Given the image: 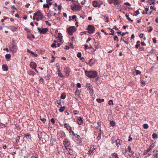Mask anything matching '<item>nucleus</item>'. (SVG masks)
<instances>
[{
	"label": "nucleus",
	"instance_id": "1",
	"mask_svg": "<svg viewBox=\"0 0 158 158\" xmlns=\"http://www.w3.org/2000/svg\"><path fill=\"white\" fill-rule=\"evenodd\" d=\"M85 73L86 75L89 77H94L97 75V73L95 71L89 70L87 71L85 70Z\"/></svg>",
	"mask_w": 158,
	"mask_h": 158
},
{
	"label": "nucleus",
	"instance_id": "2",
	"mask_svg": "<svg viewBox=\"0 0 158 158\" xmlns=\"http://www.w3.org/2000/svg\"><path fill=\"white\" fill-rule=\"evenodd\" d=\"M67 31L69 34L70 35H72L73 33L75 32L77 30V29L74 26H70L67 28Z\"/></svg>",
	"mask_w": 158,
	"mask_h": 158
},
{
	"label": "nucleus",
	"instance_id": "3",
	"mask_svg": "<svg viewBox=\"0 0 158 158\" xmlns=\"http://www.w3.org/2000/svg\"><path fill=\"white\" fill-rule=\"evenodd\" d=\"M103 4V2L101 1H94L92 2V4L94 7H98L100 8V6Z\"/></svg>",
	"mask_w": 158,
	"mask_h": 158
},
{
	"label": "nucleus",
	"instance_id": "4",
	"mask_svg": "<svg viewBox=\"0 0 158 158\" xmlns=\"http://www.w3.org/2000/svg\"><path fill=\"white\" fill-rule=\"evenodd\" d=\"M12 46L9 48V49L13 53H15L17 51V46L14 42L12 43Z\"/></svg>",
	"mask_w": 158,
	"mask_h": 158
},
{
	"label": "nucleus",
	"instance_id": "5",
	"mask_svg": "<svg viewBox=\"0 0 158 158\" xmlns=\"http://www.w3.org/2000/svg\"><path fill=\"white\" fill-rule=\"evenodd\" d=\"M87 29L89 33L90 34H93L95 31V28L93 25H88Z\"/></svg>",
	"mask_w": 158,
	"mask_h": 158
},
{
	"label": "nucleus",
	"instance_id": "6",
	"mask_svg": "<svg viewBox=\"0 0 158 158\" xmlns=\"http://www.w3.org/2000/svg\"><path fill=\"white\" fill-rule=\"evenodd\" d=\"M81 6L80 5H75L74 6H71V9L73 11H79L80 10Z\"/></svg>",
	"mask_w": 158,
	"mask_h": 158
},
{
	"label": "nucleus",
	"instance_id": "7",
	"mask_svg": "<svg viewBox=\"0 0 158 158\" xmlns=\"http://www.w3.org/2000/svg\"><path fill=\"white\" fill-rule=\"evenodd\" d=\"M40 34H45L47 31L48 29L47 28H44L41 29L39 27L37 28Z\"/></svg>",
	"mask_w": 158,
	"mask_h": 158
},
{
	"label": "nucleus",
	"instance_id": "8",
	"mask_svg": "<svg viewBox=\"0 0 158 158\" xmlns=\"http://www.w3.org/2000/svg\"><path fill=\"white\" fill-rule=\"evenodd\" d=\"M34 15L37 16L40 19H42L43 18V15L42 14L40 11L39 10L35 12L34 14Z\"/></svg>",
	"mask_w": 158,
	"mask_h": 158
},
{
	"label": "nucleus",
	"instance_id": "9",
	"mask_svg": "<svg viewBox=\"0 0 158 158\" xmlns=\"http://www.w3.org/2000/svg\"><path fill=\"white\" fill-rule=\"evenodd\" d=\"M30 65L31 68L32 69H36V64L34 62H31L30 63Z\"/></svg>",
	"mask_w": 158,
	"mask_h": 158
},
{
	"label": "nucleus",
	"instance_id": "10",
	"mask_svg": "<svg viewBox=\"0 0 158 158\" xmlns=\"http://www.w3.org/2000/svg\"><path fill=\"white\" fill-rule=\"evenodd\" d=\"M86 87L89 90V92H93L92 87L90 83H87L86 84Z\"/></svg>",
	"mask_w": 158,
	"mask_h": 158
},
{
	"label": "nucleus",
	"instance_id": "11",
	"mask_svg": "<svg viewBox=\"0 0 158 158\" xmlns=\"http://www.w3.org/2000/svg\"><path fill=\"white\" fill-rule=\"evenodd\" d=\"M116 143V145L118 147L121 145V143L122 142V141L119 140V139H117L115 141Z\"/></svg>",
	"mask_w": 158,
	"mask_h": 158
},
{
	"label": "nucleus",
	"instance_id": "12",
	"mask_svg": "<svg viewBox=\"0 0 158 158\" xmlns=\"http://www.w3.org/2000/svg\"><path fill=\"white\" fill-rule=\"evenodd\" d=\"M77 123L80 125H81L82 124V120L81 117H79L77 119Z\"/></svg>",
	"mask_w": 158,
	"mask_h": 158
},
{
	"label": "nucleus",
	"instance_id": "13",
	"mask_svg": "<svg viewBox=\"0 0 158 158\" xmlns=\"http://www.w3.org/2000/svg\"><path fill=\"white\" fill-rule=\"evenodd\" d=\"M95 149H94L93 148H90V149L88 151V154L90 155H92L94 153V150Z\"/></svg>",
	"mask_w": 158,
	"mask_h": 158
},
{
	"label": "nucleus",
	"instance_id": "14",
	"mask_svg": "<svg viewBox=\"0 0 158 158\" xmlns=\"http://www.w3.org/2000/svg\"><path fill=\"white\" fill-rule=\"evenodd\" d=\"M153 153V156L156 158H158V151L154 150Z\"/></svg>",
	"mask_w": 158,
	"mask_h": 158
},
{
	"label": "nucleus",
	"instance_id": "15",
	"mask_svg": "<svg viewBox=\"0 0 158 158\" xmlns=\"http://www.w3.org/2000/svg\"><path fill=\"white\" fill-rule=\"evenodd\" d=\"M27 52L28 53H30L32 55H33L34 56L36 57L37 56V55L34 52L30 50L29 49H27Z\"/></svg>",
	"mask_w": 158,
	"mask_h": 158
},
{
	"label": "nucleus",
	"instance_id": "16",
	"mask_svg": "<svg viewBox=\"0 0 158 158\" xmlns=\"http://www.w3.org/2000/svg\"><path fill=\"white\" fill-rule=\"evenodd\" d=\"M127 151H128L130 153H132V154H134V152L131 151V148L130 146H129L128 147L127 149Z\"/></svg>",
	"mask_w": 158,
	"mask_h": 158
},
{
	"label": "nucleus",
	"instance_id": "17",
	"mask_svg": "<svg viewBox=\"0 0 158 158\" xmlns=\"http://www.w3.org/2000/svg\"><path fill=\"white\" fill-rule=\"evenodd\" d=\"M110 1H112L114 4L115 5H116L118 4L119 3V1L118 0H109Z\"/></svg>",
	"mask_w": 158,
	"mask_h": 158
},
{
	"label": "nucleus",
	"instance_id": "18",
	"mask_svg": "<svg viewBox=\"0 0 158 158\" xmlns=\"http://www.w3.org/2000/svg\"><path fill=\"white\" fill-rule=\"evenodd\" d=\"M58 75L59 76L61 77H64V76L61 73V72L60 71V70H59V71H58L57 73Z\"/></svg>",
	"mask_w": 158,
	"mask_h": 158
},
{
	"label": "nucleus",
	"instance_id": "19",
	"mask_svg": "<svg viewBox=\"0 0 158 158\" xmlns=\"http://www.w3.org/2000/svg\"><path fill=\"white\" fill-rule=\"evenodd\" d=\"M56 143V141L54 140L53 139H51L50 141V144L52 146H53L54 145L55 143Z\"/></svg>",
	"mask_w": 158,
	"mask_h": 158
},
{
	"label": "nucleus",
	"instance_id": "20",
	"mask_svg": "<svg viewBox=\"0 0 158 158\" xmlns=\"http://www.w3.org/2000/svg\"><path fill=\"white\" fill-rule=\"evenodd\" d=\"M126 16L127 19L129 21L131 22H133V20H132L129 17V15H127V14H126Z\"/></svg>",
	"mask_w": 158,
	"mask_h": 158
},
{
	"label": "nucleus",
	"instance_id": "21",
	"mask_svg": "<svg viewBox=\"0 0 158 158\" xmlns=\"http://www.w3.org/2000/svg\"><path fill=\"white\" fill-rule=\"evenodd\" d=\"M65 109V106H61L60 109L59 110V111L60 112H62L63 111H64Z\"/></svg>",
	"mask_w": 158,
	"mask_h": 158
},
{
	"label": "nucleus",
	"instance_id": "22",
	"mask_svg": "<svg viewBox=\"0 0 158 158\" xmlns=\"http://www.w3.org/2000/svg\"><path fill=\"white\" fill-rule=\"evenodd\" d=\"M11 56V55L10 54H7L5 55L6 58V59H9Z\"/></svg>",
	"mask_w": 158,
	"mask_h": 158
},
{
	"label": "nucleus",
	"instance_id": "23",
	"mask_svg": "<svg viewBox=\"0 0 158 158\" xmlns=\"http://www.w3.org/2000/svg\"><path fill=\"white\" fill-rule=\"evenodd\" d=\"M52 0H46V2L50 6L52 5V3L51 2Z\"/></svg>",
	"mask_w": 158,
	"mask_h": 158
},
{
	"label": "nucleus",
	"instance_id": "24",
	"mask_svg": "<svg viewBox=\"0 0 158 158\" xmlns=\"http://www.w3.org/2000/svg\"><path fill=\"white\" fill-rule=\"evenodd\" d=\"M2 68L4 69H8L7 66L6 64H4L2 65Z\"/></svg>",
	"mask_w": 158,
	"mask_h": 158
},
{
	"label": "nucleus",
	"instance_id": "25",
	"mask_svg": "<svg viewBox=\"0 0 158 158\" xmlns=\"http://www.w3.org/2000/svg\"><path fill=\"white\" fill-rule=\"evenodd\" d=\"M113 158H118V154L116 153H114L113 154Z\"/></svg>",
	"mask_w": 158,
	"mask_h": 158
},
{
	"label": "nucleus",
	"instance_id": "26",
	"mask_svg": "<svg viewBox=\"0 0 158 158\" xmlns=\"http://www.w3.org/2000/svg\"><path fill=\"white\" fill-rule=\"evenodd\" d=\"M110 124L111 126L113 127L114 126L115 124V123L114 121H110Z\"/></svg>",
	"mask_w": 158,
	"mask_h": 158
},
{
	"label": "nucleus",
	"instance_id": "27",
	"mask_svg": "<svg viewBox=\"0 0 158 158\" xmlns=\"http://www.w3.org/2000/svg\"><path fill=\"white\" fill-rule=\"evenodd\" d=\"M25 136L27 139H30L31 138V136L28 134H25Z\"/></svg>",
	"mask_w": 158,
	"mask_h": 158
},
{
	"label": "nucleus",
	"instance_id": "28",
	"mask_svg": "<svg viewBox=\"0 0 158 158\" xmlns=\"http://www.w3.org/2000/svg\"><path fill=\"white\" fill-rule=\"evenodd\" d=\"M155 145L154 143H152L151 145L148 148H149L151 150H152L153 148L154 147Z\"/></svg>",
	"mask_w": 158,
	"mask_h": 158
},
{
	"label": "nucleus",
	"instance_id": "29",
	"mask_svg": "<svg viewBox=\"0 0 158 158\" xmlns=\"http://www.w3.org/2000/svg\"><path fill=\"white\" fill-rule=\"evenodd\" d=\"M152 138L153 139L157 138V135L156 134L154 133L152 135Z\"/></svg>",
	"mask_w": 158,
	"mask_h": 158
},
{
	"label": "nucleus",
	"instance_id": "30",
	"mask_svg": "<svg viewBox=\"0 0 158 158\" xmlns=\"http://www.w3.org/2000/svg\"><path fill=\"white\" fill-rule=\"evenodd\" d=\"M64 145H65V144L69 145V144H68L69 141L67 139H65L64 141Z\"/></svg>",
	"mask_w": 158,
	"mask_h": 158
},
{
	"label": "nucleus",
	"instance_id": "31",
	"mask_svg": "<svg viewBox=\"0 0 158 158\" xmlns=\"http://www.w3.org/2000/svg\"><path fill=\"white\" fill-rule=\"evenodd\" d=\"M67 123H64V126L68 130H70V126H67Z\"/></svg>",
	"mask_w": 158,
	"mask_h": 158
},
{
	"label": "nucleus",
	"instance_id": "32",
	"mask_svg": "<svg viewBox=\"0 0 158 158\" xmlns=\"http://www.w3.org/2000/svg\"><path fill=\"white\" fill-rule=\"evenodd\" d=\"M148 125L147 124L145 123L143 125V127L144 129H147L148 128Z\"/></svg>",
	"mask_w": 158,
	"mask_h": 158
},
{
	"label": "nucleus",
	"instance_id": "33",
	"mask_svg": "<svg viewBox=\"0 0 158 158\" xmlns=\"http://www.w3.org/2000/svg\"><path fill=\"white\" fill-rule=\"evenodd\" d=\"M70 71L69 70H65L64 72L66 74L67 76H69V73L70 72Z\"/></svg>",
	"mask_w": 158,
	"mask_h": 158
},
{
	"label": "nucleus",
	"instance_id": "34",
	"mask_svg": "<svg viewBox=\"0 0 158 158\" xmlns=\"http://www.w3.org/2000/svg\"><path fill=\"white\" fill-rule=\"evenodd\" d=\"M66 149L69 152L70 154L71 155L72 154H71V153H72V152H73L72 150L69 148H66Z\"/></svg>",
	"mask_w": 158,
	"mask_h": 158
},
{
	"label": "nucleus",
	"instance_id": "35",
	"mask_svg": "<svg viewBox=\"0 0 158 158\" xmlns=\"http://www.w3.org/2000/svg\"><path fill=\"white\" fill-rule=\"evenodd\" d=\"M60 98L62 99H64L65 98V95L64 94H62Z\"/></svg>",
	"mask_w": 158,
	"mask_h": 158
},
{
	"label": "nucleus",
	"instance_id": "36",
	"mask_svg": "<svg viewBox=\"0 0 158 158\" xmlns=\"http://www.w3.org/2000/svg\"><path fill=\"white\" fill-rule=\"evenodd\" d=\"M108 104L109 105H111L112 104L113 105V101L112 100H109L108 101Z\"/></svg>",
	"mask_w": 158,
	"mask_h": 158
},
{
	"label": "nucleus",
	"instance_id": "37",
	"mask_svg": "<svg viewBox=\"0 0 158 158\" xmlns=\"http://www.w3.org/2000/svg\"><path fill=\"white\" fill-rule=\"evenodd\" d=\"M102 16H103L104 17H106V22L108 23V22H109V19H108V17L107 16H105V15H102Z\"/></svg>",
	"mask_w": 158,
	"mask_h": 158
},
{
	"label": "nucleus",
	"instance_id": "38",
	"mask_svg": "<svg viewBox=\"0 0 158 158\" xmlns=\"http://www.w3.org/2000/svg\"><path fill=\"white\" fill-rule=\"evenodd\" d=\"M135 12L136 13V14H135L134 15V16H136L137 15H138L139 14V10L136 11Z\"/></svg>",
	"mask_w": 158,
	"mask_h": 158
},
{
	"label": "nucleus",
	"instance_id": "39",
	"mask_svg": "<svg viewBox=\"0 0 158 158\" xmlns=\"http://www.w3.org/2000/svg\"><path fill=\"white\" fill-rule=\"evenodd\" d=\"M81 52H79L77 54V56L78 57L80 58L81 57Z\"/></svg>",
	"mask_w": 158,
	"mask_h": 158
},
{
	"label": "nucleus",
	"instance_id": "40",
	"mask_svg": "<svg viewBox=\"0 0 158 158\" xmlns=\"http://www.w3.org/2000/svg\"><path fill=\"white\" fill-rule=\"evenodd\" d=\"M29 74L30 75H33V76H34L35 74V72L33 71H30V72L29 73Z\"/></svg>",
	"mask_w": 158,
	"mask_h": 158
},
{
	"label": "nucleus",
	"instance_id": "41",
	"mask_svg": "<svg viewBox=\"0 0 158 158\" xmlns=\"http://www.w3.org/2000/svg\"><path fill=\"white\" fill-rule=\"evenodd\" d=\"M114 40H117L118 41V37L117 35H115L114 36Z\"/></svg>",
	"mask_w": 158,
	"mask_h": 158
},
{
	"label": "nucleus",
	"instance_id": "42",
	"mask_svg": "<svg viewBox=\"0 0 158 158\" xmlns=\"http://www.w3.org/2000/svg\"><path fill=\"white\" fill-rule=\"evenodd\" d=\"M57 103L58 104V105H57V106H58L60 105L61 104V102L60 101H57Z\"/></svg>",
	"mask_w": 158,
	"mask_h": 158
},
{
	"label": "nucleus",
	"instance_id": "43",
	"mask_svg": "<svg viewBox=\"0 0 158 158\" xmlns=\"http://www.w3.org/2000/svg\"><path fill=\"white\" fill-rule=\"evenodd\" d=\"M141 83L142 84L144 85H145V82L144 81L142 80L141 81Z\"/></svg>",
	"mask_w": 158,
	"mask_h": 158
},
{
	"label": "nucleus",
	"instance_id": "44",
	"mask_svg": "<svg viewBox=\"0 0 158 158\" xmlns=\"http://www.w3.org/2000/svg\"><path fill=\"white\" fill-rule=\"evenodd\" d=\"M5 127V126L4 124L1 123L0 124V127H1V128H3L4 127Z\"/></svg>",
	"mask_w": 158,
	"mask_h": 158
},
{
	"label": "nucleus",
	"instance_id": "45",
	"mask_svg": "<svg viewBox=\"0 0 158 158\" xmlns=\"http://www.w3.org/2000/svg\"><path fill=\"white\" fill-rule=\"evenodd\" d=\"M77 86L78 88H80L81 87V84L80 83H78L77 84Z\"/></svg>",
	"mask_w": 158,
	"mask_h": 158
},
{
	"label": "nucleus",
	"instance_id": "46",
	"mask_svg": "<svg viewBox=\"0 0 158 158\" xmlns=\"http://www.w3.org/2000/svg\"><path fill=\"white\" fill-rule=\"evenodd\" d=\"M48 4L47 3L46 4H44L43 5V6L44 8H47L48 6Z\"/></svg>",
	"mask_w": 158,
	"mask_h": 158
},
{
	"label": "nucleus",
	"instance_id": "47",
	"mask_svg": "<svg viewBox=\"0 0 158 158\" xmlns=\"http://www.w3.org/2000/svg\"><path fill=\"white\" fill-rule=\"evenodd\" d=\"M69 46H70L72 48H73V46L72 43H70L69 44Z\"/></svg>",
	"mask_w": 158,
	"mask_h": 158
},
{
	"label": "nucleus",
	"instance_id": "48",
	"mask_svg": "<svg viewBox=\"0 0 158 158\" xmlns=\"http://www.w3.org/2000/svg\"><path fill=\"white\" fill-rule=\"evenodd\" d=\"M128 32H123L121 34V35L122 36H124L126 34H128Z\"/></svg>",
	"mask_w": 158,
	"mask_h": 158
},
{
	"label": "nucleus",
	"instance_id": "49",
	"mask_svg": "<svg viewBox=\"0 0 158 158\" xmlns=\"http://www.w3.org/2000/svg\"><path fill=\"white\" fill-rule=\"evenodd\" d=\"M51 47H53V48H54V47L56 48V44H55L53 43L51 45Z\"/></svg>",
	"mask_w": 158,
	"mask_h": 158
},
{
	"label": "nucleus",
	"instance_id": "50",
	"mask_svg": "<svg viewBox=\"0 0 158 158\" xmlns=\"http://www.w3.org/2000/svg\"><path fill=\"white\" fill-rule=\"evenodd\" d=\"M45 22L49 26H50L51 25V23H50L48 21H46Z\"/></svg>",
	"mask_w": 158,
	"mask_h": 158
},
{
	"label": "nucleus",
	"instance_id": "51",
	"mask_svg": "<svg viewBox=\"0 0 158 158\" xmlns=\"http://www.w3.org/2000/svg\"><path fill=\"white\" fill-rule=\"evenodd\" d=\"M86 2V1L85 0H84L83 1L81 2V3L82 5H84L85 4V2Z\"/></svg>",
	"mask_w": 158,
	"mask_h": 158
},
{
	"label": "nucleus",
	"instance_id": "52",
	"mask_svg": "<svg viewBox=\"0 0 158 158\" xmlns=\"http://www.w3.org/2000/svg\"><path fill=\"white\" fill-rule=\"evenodd\" d=\"M111 33L109 34L110 35H114V31L112 30V31H111Z\"/></svg>",
	"mask_w": 158,
	"mask_h": 158
},
{
	"label": "nucleus",
	"instance_id": "53",
	"mask_svg": "<svg viewBox=\"0 0 158 158\" xmlns=\"http://www.w3.org/2000/svg\"><path fill=\"white\" fill-rule=\"evenodd\" d=\"M51 122L52 123H55V120L53 118H52L51 119Z\"/></svg>",
	"mask_w": 158,
	"mask_h": 158
},
{
	"label": "nucleus",
	"instance_id": "54",
	"mask_svg": "<svg viewBox=\"0 0 158 158\" xmlns=\"http://www.w3.org/2000/svg\"><path fill=\"white\" fill-rule=\"evenodd\" d=\"M72 18L73 19H75L76 18H77V16L75 15H73L72 16Z\"/></svg>",
	"mask_w": 158,
	"mask_h": 158
},
{
	"label": "nucleus",
	"instance_id": "55",
	"mask_svg": "<svg viewBox=\"0 0 158 158\" xmlns=\"http://www.w3.org/2000/svg\"><path fill=\"white\" fill-rule=\"evenodd\" d=\"M140 73H141V72L139 70H137L136 71V74H137V75L140 74Z\"/></svg>",
	"mask_w": 158,
	"mask_h": 158
},
{
	"label": "nucleus",
	"instance_id": "56",
	"mask_svg": "<svg viewBox=\"0 0 158 158\" xmlns=\"http://www.w3.org/2000/svg\"><path fill=\"white\" fill-rule=\"evenodd\" d=\"M143 33L140 34L139 35V37L140 38H142L143 37Z\"/></svg>",
	"mask_w": 158,
	"mask_h": 158
},
{
	"label": "nucleus",
	"instance_id": "57",
	"mask_svg": "<svg viewBox=\"0 0 158 158\" xmlns=\"http://www.w3.org/2000/svg\"><path fill=\"white\" fill-rule=\"evenodd\" d=\"M145 10L146 11V12L145 13V14H146L147 13V11L149 9L148 8H145Z\"/></svg>",
	"mask_w": 158,
	"mask_h": 158
},
{
	"label": "nucleus",
	"instance_id": "58",
	"mask_svg": "<svg viewBox=\"0 0 158 158\" xmlns=\"http://www.w3.org/2000/svg\"><path fill=\"white\" fill-rule=\"evenodd\" d=\"M97 101L99 103H100V102H101V99H99V98H97Z\"/></svg>",
	"mask_w": 158,
	"mask_h": 158
},
{
	"label": "nucleus",
	"instance_id": "59",
	"mask_svg": "<svg viewBox=\"0 0 158 158\" xmlns=\"http://www.w3.org/2000/svg\"><path fill=\"white\" fill-rule=\"evenodd\" d=\"M149 27L150 28V29L148 30V31L149 32H151L152 30L153 29L151 27Z\"/></svg>",
	"mask_w": 158,
	"mask_h": 158
},
{
	"label": "nucleus",
	"instance_id": "60",
	"mask_svg": "<svg viewBox=\"0 0 158 158\" xmlns=\"http://www.w3.org/2000/svg\"><path fill=\"white\" fill-rule=\"evenodd\" d=\"M152 40L154 43H156V39L155 38L152 39Z\"/></svg>",
	"mask_w": 158,
	"mask_h": 158
},
{
	"label": "nucleus",
	"instance_id": "61",
	"mask_svg": "<svg viewBox=\"0 0 158 158\" xmlns=\"http://www.w3.org/2000/svg\"><path fill=\"white\" fill-rule=\"evenodd\" d=\"M124 5H128V6H131V4H130V3L128 2L125 3H124Z\"/></svg>",
	"mask_w": 158,
	"mask_h": 158
},
{
	"label": "nucleus",
	"instance_id": "62",
	"mask_svg": "<svg viewBox=\"0 0 158 158\" xmlns=\"http://www.w3.org/2000/svg\"><path fill=\"white\" fill-rule=\"evenodd\" d=\"M62 36L61 35V34L60 35H59L58 37V38L60 39H61L62 38Z\"/></svg>",
	"mask_w": 158,
	"mask_h": 158
},
{
	"label": "nucleus",
	"instance_id": "63",
	"mask_svg": "<svg viewBox=\"0 0 158 158\" xmlns=\"http://www.w3.org/2000/svg\"><path fill=\"white\" fill-rule=\"evenodd\" d=\"M144 50V48L143 47L140 48H139V50L140 51H143Z\"/></svg>",
	"mask_w": 158,
	"mask_h": 158
},
{
	"label": "nucleus",
	"instance_id": "64",
	"mask_svg": "<svg viewBox=\"0 0 158 158\" xmlns=\"http://www.w3.org/2000/svg\"><path fill=\"white\" fill-rule=\"evenodd\" d=\"M91 40H92V39L91 38H90V37H89L88 38V39H87V40L86 41V42H88L89 41Z\"/></svg>",
	"mask_w": 158,
	"mask_h": 158
}]
</instances>
